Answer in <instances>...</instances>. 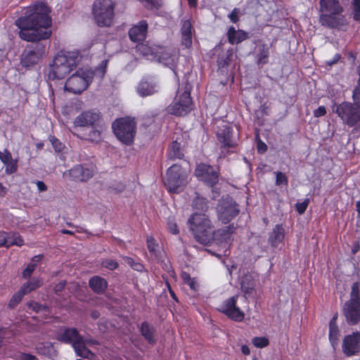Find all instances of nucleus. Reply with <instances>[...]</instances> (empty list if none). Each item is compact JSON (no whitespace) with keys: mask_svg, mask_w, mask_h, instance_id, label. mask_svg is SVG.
Returning <instances> with one entry per match:
<instances>
[{"mask_svg":"<svg viewBox=\"0 0 360 360\" xmlns=\"http://www.w3.org/2000/svg\"><path fill=\"white\" fill-rule=\"evenodd\" d=\"M193 209L206 212L208 210V200L196 193L195 197L192 201Z\"/></svg>","mask_w":360,"mask_h":360,"instance_id":"35","label":"nucleus"},{"mask_svg":"<svg viewBox=\"0 0 360 360\" xmlns=\"http://www.w3.org/2000/svg\"><path fill=\"white\" fill-rule=\"evenodd\" d=\"M359 283L355 282L352 285V290L350 292V298L349 302H360V290H359Z\"/></svg>","mask_w":360,"mask_h":360,"instance_id":"42","label":"nucleus"},{"mask_svg":"<svg viewBox=\"0 0 360 360\" xmlns=\"http://www.w3.org/2000/svg\"><path fill=\"white\" fill-rule=\"evenodd\" d=\"M148 30V24L147 21L141 20L129 30V38L134 43L141 44L147 37Z\"/></svg>","mask_w":360,"mask_h":360,"instance_id":"18","label":"nucleus"},{"mask_svg":"<svg viewBox=\"0 0 360 360\" xmlns=\"http://www.w3.org/2000/svg\"><path fill=\"white\" fill-rule=\"evenodd\" d=\"M42 284L43 280L41 278L34 277L31 280L22 284L20 288L27 295L40 288L42 285Z\"/></svg>","mask_w":360,"mask_h":360,"instance_id":"34","label":"nucleus"},{"mask_svg":"<svg viewBox=\"0 0 360 360\" xmlns=\"http://www.w3.org/2000/svg\"><path fill=\"white\" fill-rule=\"evenodd\" d=\"M148 250L155 259L160 260V252L158 250V243L153 236H149L146 240Z\"/></svg>","mask_w":360,"mask_h":360,"instance_id":"38","label":"nucleus"},{"mask_svg":"<svg viewBox=\"0 0 360 360\" xmlns=\"http://www.w3.org/2000/svg\"><path fill=\"white\" fill-rule=\"evenodd\" d=\"M167 155L169 160L183 159L184 154L181 150V144L176 141H172L167 150Z\"/></svg>","mask_w":360,"mask_h":360,"instance_id":"33","label":"nucleus"},{"mask_svg":"<svg viewBox=\"0 0 360 360\" xmlns=\"http://www.w3.org/2000/svg\"><path fill=\"white\" fill-rule=\"evenodd\" d=\"M50 10L41 2H37L23 9L22 15L15 25L20 29L19 37L26 41H38L49 39L51 35L52 20Z\"/></svg>","mask_w":360,"mask_h":360,"instance_id":"1","label":"nucleus"},{"mask_svg":"<svg viewBox=\"0 0 360 360\" xmlns=\"http://www.w3.org/2000/svg\"><path fill=\"white\" fill-rule=\"evenodd\" d=\"M37 357L31 354L22 353L20 354V360H36Z\"/></svg>","mask_w":360,"mask_h":360,"instance_id":"62","label":"nucleus"},{"mask_svg":"<svg viewBox=\"0 0 360 360\" xmlns=\"http://www.w3.org/2000/svg\"><path fill=\"white\" fill-rule=\"evenodd\" d=\"M76 352V354L84 359H90L94 356V353L86 347L85 341L83 338L72 347Z\"/></svg>","mask_w":360,"mask_h":360,"instance_id":"32","label":"nucleus"},{"mask_svg":"<svg viewBox=\"0 0 360 360\" xmlns=\"http://www.w3.org/2000/svg\"><path fill=\"white\" fill-rule=\"evenodd\" d=\"M96 127H89L90 130L88 134L82 135L77 134V136L82 139L97 143L101 140V131L96 129Z\"/></svg>","mask_w":360,"mask_h":360,"instance_id":"37","label":"nucleus"},{"mask_svg":"<svg viewBox=\"0 0 360 360\" xmlns=\"http://www.w3.org/2000/svg\"><path fill=\"white\" fill-rule=\"evenodd\" d=\"M79 53L75 51L60 52L54 58L51 65L49 77L51 79H63L74 70L79 61Z\"/></svg>","mask_w":360,"mask_h":360,"instance_id":"3","label":"nucleus"},{"mask_svg":"<svg viewBox=\"0 0 360 360\" xmlns=\"http://www.w3.org/2000/svg\"><path fill=\"white\" fill-rule=\"evenodd\" d=\"M167 227L171 233L174 235L179 233L178 226L175 222L169 221L167 223Z\"/></svg>","mask_w":360,"mask_h":360,"instance_id":"57","label":"nucleus"},{"mask_svg":"<svg viewBox=\"0 0 360 360\" xmlns=\"http://www.w3.org/2000/svg\"><path fill=\"white\" fill-rule=\"evenodd\" d=\"M257 150L259 153H264L267 150V146L262 140L259 139L257 141Z\"/></svg>","mask_w":360,"mask_h":360,"instance_id":"60","label":"nucleus"},{"mask_svg":"<svg viewBox=\"0 0 360 360\" xmlns=\"http://www.w3.org/2000/svg\"><path fill=\"white\" fill-rule=\"evenodd\" d=\"M358 75L359 79L357 80V84L352 92V99L360 101V66L358 68Z\"/></svg>","mask_w":360,"mask_h":360,"instance_id":"49","label":"nucleus"},{"mask_svg":"<svg viewBox=\"0 0 360 360\" xmlns=\"http://www.w3.org/2000/svg\"><path fill=\"white\" fill-rule=\"evenodd\" d=\"M101 119V114L98 110H89L82 112L77 116L73 122L74 127H96Z\"/></svg>","mask_w":360,"mask_h":360,"instance_id":"14","label":"nucleus"},{"mask_svg":"<svg viewBox=\"0 0 360 360\" xmlns=\"http://www.w3.org/2000/svg\"><path fill=\"white\" fill-rule=\"evenodd\" d=\"M255 283L252 276L250 274H245L240 281V288L245 295H250L255 291Z\"/></svg>","mask_w":360,"mask_h":360,"instance_id":"31","label":"nucleus"},{"mask_svg":"<svg viewBox=\"0 0 360 360\" xmlns=\"http://www.w3.org/2000/svg\"><path fill=\"white\" fill-rule=\"evenodd\" d=\"M83 337L75 328H65L63 331L57 333V340L61 342L71 344L73 347L75 342H79Z\"/></svg>","mask_w":360,"mask_h":360,"instance_id":"22","label":"nucleus"},{"mask_svg":"<svg viewBox=\"0 0 360 360\" xmlns=\"http://www.w3.org/2000/svg\"><path fill=\"white\" fill-rule=\"evenodd\" d=\"M94 72L89 70L79 69L65 82V89L75 94H81L91 83Z\"/></svg>","mask_w":360,"mask_h":360,"instance_id":"10","label":"nucleus"},{"mask_svg":"<svg viewBox=\"0 0 360 360\" xmlns=\"http://www.w3.org/2000/svg\"><path fill=\"white\" fill-rule=\"evenodd\" d=\"M352 11L354 20L360 22V0H352Z\"/></svg>","mask_w":360,"mask_h":360,"instance_id":"44","label":"nucleus"},{"mask_svg":"<svg viewBox=\"0 0 360 360\" xmlns=\"http://www.w3.org/2000/svg\"><path fill=\"white\" fill-rule=\"evenodd\" d=\"M102 266L109 270L117 269L119 266L118 263L114 259H105L102 262Z\"/></svg>","mask_w":360,"mask_h":360,"instance_id":"50","label":"nucleus"},{"mask_svg":"<svg viewBox=\"0 0 360 360\" xmlns=\"http://www.w3.org/2000/svg\"><path fill=\"white\" fill-rule=\"evenodd\" d=\"M241 352L244 354V355H249L250 354V348L248 345H243L241 346Z\"/></svg>","mask_w":360,"mask_h":360,"instance_id":"64","label":"nucleus"},{"mask_svg":"<svg viewBox=\"0 0 360 360\" xmlns=\"http://www.w3.org/2000/svg\"><path fill=\"white\" fill-rule=\"evenodd\" d=\"M353 101L354 103L345 101L340 103H333L331 106L333 112L350 127L360 122V101Z\"/></svg>","mask_w":360,"mask_h":360,"instance_id":"7","label":"nucleus"},{"mask_svg":"<svg viewBox=\"0 0 360 360\" xmlns=\"http://www.w3.org/2000/svg\"><path fill=\"white\" fill-rule=\"evenodd\" d=\"M67 282L65 281H61L58 283L56 284L53 290L56 295H59L65 288Z\"/></svg>","mask_w":360,"mask_h":360,"instance_id":"54","label":"nucleus"},{"mask_svg":"<svg viewBox=\"0 0 360 360\" xmlns=\"http://www.w3.org/2000/svg\"><path fill=\"white\" fill-rule=\"evenodd\" d=\"M360 251V243L359 241H356L352 248V254L353 255H356Z\"/></svg>","mask_w":360,"mask_h":360,"instance_id":"63","label":"nucleus"},{"mask_svg":"<svg viewBox=\"0 0 360 360\" xmlns=\"http://www.w3.org/2000/svg\"><path fill=\"white\" fill-rule=\"evenodd\" d=\"M112 129L117 139L122 144H134L137 132V122L134 117L125 116L117 118L112 123Z\"/></svg>","mask_w":360,"mask_h":360,"instance_id":"5","label":"nucleus"},{"mask_svg":"<svg viewBox=\"0 0 360 360\" xmlns=\"http://www.w3.org/2000/svg\"><path fill=\"white\" fill-rule=\"evenodd\" d=\"M49 140L56 152L60 153L63 150L65 146L58 139L54 136H50Z\"/></svg>","mask_w":360,"mask_h":360,"instance_id":"46","label":"nucleus"},{"mask_svg":"<svg viewBox=\"0 0 360 360\" xmlns=\"http://www.w3.org/2000/svg\"><path fill=\"white\" fill-rule=\"evenodd\" d=\"M285 230L282 224H276L269 234V243L272 248H277L283 242Z\"/></svg>","mask_w":360,"mask_h":360,"instance_id":"25","label":"nucleus"},{"mask_svg":"<svg viewBox=\"0 0 360 360\" xmlns=\"http://www.w3.org/2000/svg\"><path fill=\"white\" fill-rule=\"evenodd\" d=\"M342 352L347 356L356 355L360 352V332H353L345 336L342 345Z\"/></svg>","mask_w":360,"mask_h":360,"instance_id":"16","label":"nucleus"},{"mask_svg":"<svg viewBox=\"0 0 360 360\" xmlns=\"http://www.w3.org/2000/svg\"><path fill=\"white\" fill-rule=\"evenodd\" d=\"M26 294L20 288L18 291L13 295L8 304L9 309H14L22 300Z\"/></svg>","mask_w":360,"mask_h":360,"instance_id":"40","label":"nucleus"},{"mask_svg":"<svg viewBox=\"0 0 360 360\" xmlns=\"http://www.w3.org/2000/svg\"><path fill=\"white\" fill-rule=\"evenodd\" d=\"M229 18L231 21L233 23H236L239 20L238 11L237 8H234L231 13L229 15Z\"/></svg>","mask_w":360,"mask_h":360,"instance_id":"59","label":"nucleus"},{"mask_svg":"<svg viewBox=\"0 0 360 360\" xmlns=\"http://www.w3.org/2000/svg\"><path fill=\"white\" fill-rule=\"evenodd\" d=\"M269 46L262 43L257 46V63L258 65H264L269 62Z\"/></svg>","mask_w":360,"mask_h":360,"instance_id":"30","label":"nucleus"},{"mask_svg":"<svg viewBox=\"0 0 360 360\" xmlns=\"http://www.w3.org/2000/svg\"><path fill=\"white\" fill-rule=\"evenodd\" d=\"M36 269V264L30 263L27 264L26 268L22 271V276L25 278H29L31 276L32 273Z\"/></svg>","mask_w":360,"mask_h":360,"instance_id":"52","label":"nucleus"},{"mask_svg":"<svg viewBox=\"0 0 360 360\" xmlns=\"http://www.w3.org/2000/svg\"><path fill=\"white\" fill-rule=\"evenodd\" d=\"M276 186L285 185L288 184V180L285 174L281 172H276Z\"/></svg>","mask_w":360,"mask_h":360,"instance_id":"47","label":"nucleus"},{"mask_svg":"<svg viewBox=\"0 0 360 360\" xmlns=\"http://www.w3.org/2000/svg\"><path fill=\"white\" fill-rule=\"evenodd\" d=\"M188 225L197 241L205 245L210 243L214 226L207 214L204 212L192 214L188 219Z\"/></svg>","mask_w":360,"mask_h":360,"instance_id":"4","label":"nucleus"},{"mask_svg":"<svg viewBox=\"0 0 360 360\" xmlns=\"http://www.w3.org/2000/svg\"><path fill=\"white\" fill-rule=\"evenodd\" d=\"M187 174L182 167L174 164L166 172L165 185L168 191L172 193H179L187 184Z\"/></svg>","mask_w":360,"mask_h":360,"instance_id":"9","label":"nucleus"},{"mask_svg":"<svg viewBox=\"0 0 360 360\" xmlns=\"http://www.w3.org/2000/svg\"><path fill=\"white\" fill-rule=\"evenodd\" d=\"M229 42L233 45L241 43L249 38L248 33L243 30H236L235 27L231 26L227 32Z\"/></svg>","mask_w":360,"mask_h":360,"instance_id":"26","label":"nucleus"},{"mask_svg":"<svg viewBox=\"0 0 360 360\" xmlns=\"http://www.w3.org/2000/svg\"><path fill=\"white\" fill-rule=\"evenodd\" d=\"M115 3L112 0H96L92 6V15L101 27H110L114 20Z\"/></svg>","mask_w":360,"mask_h":360,"instance_id":"8","label":"nucleus"},{"mask_svg":"<svg viewBox=\"0 0 360 360\" xmlns=\"http://www.w3.org/2000/svg\"><path fill=\"white\" fill-rule=\"evenodd\" d=\"M27 305L29 309L37 313L39 312L42 308H46V306H42L41 304L35 301H30L27 304Z\"/></svg>","mask_w":360,"mask_h":360,"instance_id":"53","label":"nucleus"},{"mask_svg":"<svg viewBox=\"0 0 360 360\" xmlns=\"http://www.w3.org/2000/svg\"><path fill=\"white\" fill-rule=\"evenodd\" d=\"M89 285L95 293L101 295L106 290L108 284L105 278L94 276L89 279Z\"/></svg>","mask_w":360,"mask_h":360,"instance_id":"27","label":"nucleus"},{"mask_svg":"<svg viewBox=\"0 0 360 360\" xmlns=\"http://www.w3.org/2000/svg\"><path fill=\"white\" fill-rule=\"evenodd\" d=\"M339 334L338 326H329V340L333 348L338 345Z\"/></svg>","mask_w":360,"mask_h":360,"instance_id":"41","label":"nucleus"},{"mask_svg":"<svg viewBox=\"0 0 360 360\" xmlns=\"http://www.w3.org/2000/svg\"><path fill=\"white\" fill-rule=\"evenodd\" d=\"M238 298V295H234L226 299L217 309L229 319L241 322L245 318V313L237 306Z\"/></svg>","mask_w":360,"mask_h":360,"instance_id":"13","label":"nucleus"},{"mask_svg":"<svg viewBox=\"0 0 360 360\" xmlns=\"http://www.w3.org/2000/svg\"><path fill=\"white\" fill-rule=\"evenodd\" d=\"M125 261L134 270L141 271L143 269V266L141 263L134 262V260L131 257H127Z\"/></svg>","mask_w":360,"mask_h":360,"instance_id":"51","label":"nucleus"},{"mask_svg":"<svg viewBox=\"0 0 360 360\" xmlns=\"http://www.w3.org/2000/svg\"><path fill=\"white\" fill-rule=\"evenodd\" d=\"M23 244L24 240L18 233H8V240L6 243L7 248L13 245L21 247Z\"/></svg>","mask_w":360,"mask_h":360,"instance_id":"39","label":"nucleus"},{"mask_svg":"<svg viewBox=\"0 0 360 360\" xmlns=\"http://www.w3.org/2000/svg\"><path fill=\"white\" fill-rule=\"evenodd\" d=\"M309 198H306L304 200V201L300 202H297L295 204V209H296V211L300 214H302L304 213V212L306 211L309 204Z\"/></svg>","mask_w":360,"mask_h":360,"instance_id":"48","label":"nucleus"},{"mask_svg":"<svg viewBox=\"0 0 360 360\" xmlns=\"http://www.w3.org/2000/svg\"><path fill=\"white\" fill-rule=\"evenodd\" d=\"M252 343L257 348H264L269 345V340L266 337H255L252 340Z\"/></svg>","mask_w":360,"mask_h":360,"instance_id":"43","label":"nucleus"},{"mask_svg":"<svg viewBox=\"0 0 360 360\" xmlns=\"http://www.w3.org/2000/svg\"><path fill=\"white\" fill-rule=\"evenodd\" d=\"M36 184H37L38 191L39 192H44L46 191H47V188H48L47 186L44 184V181H37L36 182Z\"/></svg>","mask_w":360,"mask_h":360,"instance_id":"61","label":"nucleus"},{"mask_svg":"<svg viewBox=\"0 0 360 360\" xmlns=\"http://www.w3.org/2000/svg\"><path fill=\"white\" fill-rule=\"evenodd\" d=\"M341 58L342 57L340 53H336L333 56V59L326 61V65L328 67H332L333 65L338 63L340 60Z\"/></svg>","mask_w":360,"mask_h":360,"instance_id":"56","label":"nucleus"},{"mask_svg":"<svg viewBox=\"0 0 360 360\" xmlns=\"http://www.w3.org/2000/svg\"><path fill=\"white\" fill-rule=\"evenodd\" d=\"M137 91L142 97L150 96L156 92L155 84L153 81L142 79L139 84Z\"/></svg>","mask_w":360,"mask_h":360,"instance_id":"29","label":"nucleus"},{"mask_svg":"<svg viewBox=\"0 0 360 360\" xmlns=\"http://www.w3.org/2000/svg\"><path fill=\"white\" fill-rule=\"evenodd\" d=\"M68 174L73 181H86L94 176V171L82 165H77L68 171Z\"/></svg>","mask_w":360,"mask_h":360,"instance_id":"21","label":"nucleus"},{"mask_svg":"<svg viewBox=\"0 0 360 360\" xmlns=\"http://www.w3.org/2000/svg\"><path fill=\"white\" fill-rule=\"evenodd\" d=\"M236 229V227L234 224H230L227 226L216 230L214 228L211 232L212 237L210 238V243L212 241H216L219 243L229 242Z\"/></svg>","mask_w":360,"mask_h":360,"instance_id":"20","label":"nucleus"},{"mask_svg":"<svg viewBox=\"0 0 360 360\" xmlns=\"http://www.w3.org/2000/svg\"><path fill=\"white\" fill-rule=\"evenodd\" d=\"M181 44L186 49H190L192 46V25L190 20L182 22L181 27Z\"/></svg>","mask_w":360,"mask_h":360,"instance_id":"24","label":"nucleus"},{"mask_svg":"<svg viewBox=\"0 0 360 360\" xmlns=\"http://www.w3.org/2000/svg\"><path fill=\"white\" fill-rule=\"evenodd\" d=\"M240 212L238 205L236 202L231 200L223 202L218 209V219L224 224H229L236 218Z\"/></svg>","mask_w":360,"mask_h":360,"instance_id":"15","label":"nucleus"},{"mask_svg":"<svg viewBox=\"0 0 360 360\" xmlns=\"http://www.w3.org/2000/svg\"><path fill=\"white\" fill-rule=\"evenodd\" d=\"M192 86L186 81L184 89H179L173 102L168 107V112L173 115L183 117L193 109V102L191 96Z\"/></svg>","mask_w":360,"mask_h":360,"instance_id":"6","label":"nucleus"},{"mask_svg":"<svg viewBox=\"0 0 360 360\" xmlns=\"http://www.w3.org/2000/svg\"><path fill=\"white\" fill-rule=\"evenodd\" d=\"M326 108L323 105L319 106L317 109L314 111V116L315 117H320L324 116L326 114Z\"/></svg>","mask_w":360,"mask_h":360,"instance_id":"55","label":"nucleus"},{"mask_svg":"<svg viewBox=\"0 0 360 360\" xmlns=\"http://www.w3.org/2000/svg\"><path fill=\"white\" fill-rule=\"evenodd\" d=\"M141 3L146 4L148 9H159L163 4V0H138Z\"/></svg>","mask_w":360,"mask_h":360,"instance_id":"45","label":"nucleus"},{"mask_svg":"<svg viewBox=\"0 0 360 360\" xmlns=\"http://www.w3.org/2000/svg\"><path fill=\"white\" fill-rule=\"evenodd\" d=\"M140 333L150 345H153L156 343L155 330L147 321L141 323Z\"/></svg>","mask_w":360,"mask_h":360,"instance_id":"28","label":"nucleus"},{"mask_svg":"<svg viewBox=\"0 0 360 360\" xmlns=\"http://www.w3.org/2000/svg\"><path fill=\"white\" fill-rule=\"evenodd\" d=\"M180 277L183 283L189 286L190 289L194 292L198 291L199 285L196 281L195 278H192L186 271H181Z\"/></svg>","mask_w":360,"mask_h":360,"instance_id":"36","label":"nucleus"},{"mask_svg":"<svg viewBox=\"0 0 360 360\" xmlns=\"http://www.w3.org/2000/svg\"><path fill=\"white\" fill-rule=\"evenodd\" d=\"M194 174L199 181L210 188L214 187L219 183V169H215L210 165L202 162L198 164Z\"/></svg>","mask_w":360,"mask_h":360,"instance_id":"12","label":"nucleus"},{"mask_svg":"<svg viewBox=\"0 0 360 360\" xmlns=\"http://www.w3.org/2000/svg\"><path fill=\"white\" fill-rule=\"evenodd\" d=\"M233 128L228 124L219 127L217 138L221 144V148L229 149L236 148L238 146L237 141L233 138Z\"/></svg>","mask_w":360,"mask_h":360,"instance_id":"17","label":"nucleus"},{"mask_svg":"<svg viewBox=\"0 0 360 360\" xmlns=\"http://www.w3.org/2000/svg\"><path fill=\"white\" fill-rule=\"evenodd\" d=\"M35 42L28 46L22 52L20 63L25 68L32 67L37 64L46 53V45L39 41Z\"/></svg>","mask_w":360,"mask_h":360,"instance_id":"11","label":"nucleus"},{"mask_svg":"<svg viewBox=\"0 0 360 360\" xmlns=\"http://www.w3.org/2000/svg\"><path fill=\"white\" fill-rule=\"evenodd\" d=\"M319 6L321 25L338 30H345L349 22L339 0H319Z\"/></svg>","mask_w":360,"mask_h":360,"instance_id":"2","label":"nucleus"},{"mask_svg":"<svg viewBox=\"0 0 360 360\" xmlns=\"http://www.w3.org/2000/svg\"><path fill=\"white\" fill-rule=\"evenodd\" d=\"M8 240V233L5 231H0V247L6 248Z\"/></svg>","mask_w":360,"mask_h":360,"instance_id":"58","label":"nucleus"},{"mask_svg":"<svg viewBox=\"0 0 360 360\" xmlns=\"http://www.w3.org/2000/svg\"><path fill=\"white\" fill-rule=\"evenodd\" d=\"M342 313L349 326L356 325L360 322V302L346 301L342 309Z\"/></svg>","mask_w":360,"mask_h":360,"instance_id":"19","label":"nucleus"},{"mask_svg":"<svg viewBox=\"0 0 360 360\" xmlns=\"http://www.w3.org/2000/svg\"><path fill=\"white\" fill-rule=\"evenodd\" d=\"M0 160L5 165V173L13 174L15 173L18 167V159H13L11 152L5 149L4 152L0 151Z\"/></svg>","mask_w":360,"mask_h":360,"instance_id":"23","label":"nucleus"}]
</instances>
